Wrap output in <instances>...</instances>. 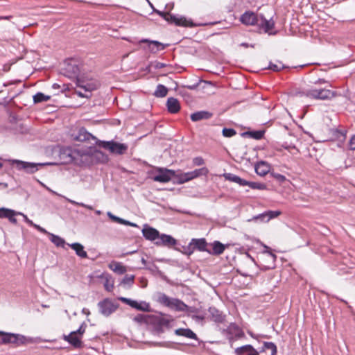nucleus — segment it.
<instances>
[{
	"instance_id": "1",
	"label": "nucleus",
	"mask_w": 355,
	"mask_h": 355,
	"mask_svg": "<svg viewBox=\"0 0 355 355\" xmlns=\"http://www.w3.org/2000/svg\"><path fill=\"white\" fill-rule=\"evenodd\" d=\"M76 85L80 89H76L75 94L80 97L89 98L91 92L97 89L99 83L94 78L80 75L77 76Z\"/></svg>"
},
{
	"instance_id": "9",
	"label": "nucleus",
	"mask_w": 355,
	"mask_h": 355,
	"mask_svg": "<svg viewBox=\"0 0 355 355\" xmlns=\"http://www.w3.org/2000/svg\"><path fill=\"white\" fill-rule=\"evenodd\" d=\"M119 300L139 311L146 312H149L150 311V304L144 301L138 302L135 300H131L130 298H126L124 297H119Z\"/></svg>"
},
{
	"instance_id": "27",
	"label": "nucleus",
	"mask_w": 355,
	"mask_h": 355,
	"mask_svg": "<svg viewBox=\"0 0 355 355\" xmlns=\"http://www.w3.org/2000/svg\"><path fill=\"white\" fill-rule=\"evenodd\" d=\"M211 319L216 322H222L223 320V315L221 313L214 307H210L208 310Z\"/></svg>"
},
{
	"instance_id": "20",
	"label": "nucleus",
	"mask_w": 355,
	"mask_h": 355,
	"mask_svg": "<svg viewBox=\"0 0 355 355\" xmlns=\"http://www.w3.org/2000/svg\"><path fill=\"white\" fill-rule=\"evenodd\" d=\"M259 19L260 17L254 12L251 11H245V26L251 25V26H259Z\"/></svg>"
},
{
	"instance_id": "10",
	"label": "nucleus",
	"mask_w": 355,
	"mask_h": 355,
	"mask_svg": "<svg viewBox=\"0 0 355 355\" xmlns=\"http://www.w3.org/2000/svg\"><path fill=\"white\" fill-rule=\"evenodd\" d=\"M13 164H16L18 169H24L27 173H33L38 170V166H44L51 164L50 163H31L20 160H13Z\"/></svg>"
},
{
	"instance_id": "25",
	"label": "nucleus",
	"mask_w": 355,
	"mask_h": 355,
	"mask_svg": "<svg viewBox=\"0 0 355 355\" xmlns=\"http://www.w3.org/2000/svg\"><path fill=\"white\" fill-rule=\"evenodd\" d=\"M211 114L207 111H199L195 113H193L191 115V119L193 121H198L202 119H207L211 116Z\"/></svg>"
},
{
	"instance_id": "40",
	"label": "nucleus",
	"mask_w": 355,
	"mask_h": 355,
	"mask_svg": "<svg viewBox=\"0 0 355 355\" xmlns=\"http://www.w3.org/2000/svg\"><path fill=\"white\" fill-rule=\"evenodd\" d=\"M64 198H65L66 200H67L69 202H70L72 205L80 206V207H85V208H87V209H88L89 210H92L93 209L92 206L84 204L83 202H76V201L71 200V199H69V198H68L67 197H64Z\"/></svg>"
},
{
	"instance_id": "35",
	"label": "nucleus",
	"mask_w": 355,
	"mask_h": 355,
	"mask_svg": "<svg viewBox=\"0 0 355 355\" xmlns=\"http://www.w3.org/2000/svg\"><path fill=\"white\" fill-rule=\"evenodd\" d=\"M245 186H249L253 189L264 190L266 189V185L265 184L255 182H248L245 181Z\"/></svg>"
},
{
	"instance_id": "22",
	"label": "nucleus",
	"mask_w": 355,
	"mask_h": 355,
	"mask_svg": "<svg viewBox=\"0 0 355 355\" xmlns=\"http://www.w3.org/2000/svg\"><path fill=\"white\" fill-rule=\"evenodd\" d=\"M109 268L112 270L115 273H117L119 275H123L126 272L127 269L126 267L122 265V263L112 261L109 264Z\"/></svg>"
},
{
	"instance_id": "56",
	"label": "nucleus",
	"mask_w": 355,
	"mask_h": 355,
	"mask_svg": "<svg viewBox=\"0 0 355 355\" xmlns=\"http://www.w3.org/2000/svg\"><path fill=\"white\" fill-rule=\"evenodd\" d=\"M166 66V64L162 63V62H156L155 64V69H161V68L165 67Z\"/></svg>"
},
{
	"instance_id": "36",
	"label": "nucleus",
	"mask_w": 355,
	"mask_h": 355,
	"mask_svg": "<svg viewBox=\"0 0 355 355\" xmlns=\"http://www.w3.org/2000/svg\"><path fill=\"white\" fill-rule=\"evenodd\" d=\"M192 179L198 178L201 175H206L208 173V169L205 167H202L201 168L196 169L193 171H191Z\"/></svg>"
},
{
	"instance_id": "45",
	"label": "nucleus",
	"mask_w": 355,
	"mask_h": 355,
	"mask_svg": "<svg viewBox=\"0 0 355 355\" xmlns=\"http://www.w3.org/2000/svg\"><path fill=\"white\" fill-rule=\"evenodd\" d=\"M85 329L86 324L85 323H83L78 330L73 331L76 332V334H77L78 336H80V337L82 338L83 335L85 332Z\"/></svg>"
},
{
	"instance_id": "58",
	"label": "nucleus",
	"mask_w": 355,
	"mask_h": 355,
	"mask_svg": "<svg viewBox=\"0 0 355 355\" xmlns=\"http://www.w3.org/2000/svg\"><path fill=\"white\" fill-rule=\"evenodd\" d=\"M118 223L125 225H128V224H130V221L124 220V219L120 218L119 221Z\"/></svg>"
},
{
	"instance_id": "12",
	"label": "nucleus",
	"mask_w": 355,
	"mask_h": 355,
	"mask_svg": "<svg viewBox=\"0 0 355 355\" xmlns=\"http://www.w3.org/2000/svg\"><path fill=\"white\" fill-rule=\"evenodd\" d=\"M63 339L75 348H80L83 346L82 338L74 331L71 332L69 335H64Z\"/></svg>"
},
{
	"instance_id": "50",
	"label": "nucleus",
	"mask_w": 355,
	"mask_h": 355,
	"mask_svg": "<svg viewBox=\"0 0 355 355\" xmlns=\"http://www.w3.org/2000/svg\"><path fill=\"white\" fill-rule=\"evenodd\" d=\"M350 150H355V135L352 136L349 142Z\"/></svg>"
},
{
	"instance_id": "24",
	"label": "nucleus",
	"mask_w": 355,
	"mask_h": 355,
	"mask_svg": "<svg viewBox=\"0 0 355 355\" xmlns=\"http://www.w3.org/2000/svg\"><path fill=\"white\" fill-rule=\"evenodd\" d=\"M274 24V21L271 20H267L262 17H260L259 27L263 29L266 33L271 34L270 31L273 28Z\"/></svg>"
},
{
	"instance_id": "51",
	"label": "nucleus",
	"mask_w": 355,
	"mask_h": 355,
	"mask_svg": "<svg viewBox=\"0 0 355 355\" xmlns=\"http://www.w3.org/2000/svg\"><path fill=\"white\" fill-rule=\"evenodd\" d=\"M108 217L114 222L119 223L120 218L113 215L111 212H107Z\"/></svg>"
},
{
	"instance_id": "54",
	"label": "nucleus",
	"mask_w": 355,
	"mask_h": 355,
	"mask_svg": "<svg viewBox=\"0 0 355 355\" xmlns=\"http://www.w3.org/2000/svg\"><path fill=\"white\" fill-rule=\"evenodd\" d=\"M153 346H157V347H168V343H166V342H164V343H153Z\"/></svg>"
},
{
	"instance_id": "5",
	"label": "nucleus",
	"mask_w": 355,
	"mask_h": 355,
	"mask_svg": "<svg viewBox=\"0 0 355 355\" xmlns=\"http://www.w3.org/2000/svg\"><path fill=\"white\" fill-rule=\"evenodd\" d=\"M305 95L307 97L315 99L327 100L336 96V93L327 89H311L307 90L305 92Z\"/></svg>"
},
{
	"instance_id": "21",
	"label": "nucleus",
	"mask_w": 355,
	"mask_h": 355,
	"mask_svg": "<svg viewBox=\"0 0 355 355\" xmlns=\"http://www.w3.org/2000/svg\"><path fill=\"white\" fill-rule=\"evenodd\" d=\"M168 110L171 113H177L180 109V105L178 100L173 97L168 98L166 102Z\"/></svg>"
},
{
	"instance_id": "34",
	"label": "nucleus",
	"mask_w": 355,
	"mask_h": 355,
	"mask_svg": "<svg viewBox=\"0 0 355 355\" xmlns=\"http://www.w3.org/2000/svg\"><path fill=\"white\" fill-rule=\"evenodd\" d=\"M1 343L0 345L10 344L12 333L1 331Z\"/></svg>"
},
{
	"instance_id": "28",
	"label": "nucleus",
	"mask_w": 355,
	"mask_h": 355,
	"mask_svg": "<svg viewBox=\"0 0 355 355\" xmlns=\"http://www.w3.org/2000/svg\"><path fill=\"white\" fill-rule=\"evenodd\" d=\"M48 235L50 236L51 241L56 246L64 247L65 241L62 238L51 233H48Z\"/></svg>"
},
{
	"instance_id": "17",
	"label": "nucleus",
	"mask_w": 355,
	"mask_h": 355,
	"mask_svg": "<svg viewBox=\"0 0 355 355\" xmlns=\"http://www.w3.org/2000/svg\"><path fill=\"white\" fill-rule=\"evenodd\" d=\"M143 236L148 240L154 241L158 239L159 236V232L153 227H147L142 230Z\"/></svg>"
},
{
	"instance_id": "29",
	"label": "nucleus",
	"mask_w": 355,
	"mask_h": 355,
	"mask_svg": "<svg viewBox=\"0 0 355 355\" xmlns=\"http://www.w3.org/2000/svg\"><path fill=\"white\" fill-rule=\"evenodd\" d=\"M225 250V246L223 244L220 243L219 241H215L213 243V252H211L208 250V252L210 254H213L215 255H219L223 252Z\"/></svg>"
},
{
	"instance_id": "8",
	"label": "nucleus",
	"mask_w": 355,
	"mask_h": 355,
	"mask_svg": "<svg viewBox=\"0 0 355 355\" xmlns=\"http://www.w3.org/2000/svg\"><path fill=\"white\" fill-rule=\"evenodd\" d=\"M159 174L153 178L155 182L166 183L168 182L172 177H175V171L164 168H158Z\"/></svg>"
},
{
	"instance_id": "44",
	"label": "nucleus",
	"mask_w": 355,
	"mask_h": 355,
	"mask_svg": "<svg viewBox=\"0 0 355 355\" xmlns=\"http://www.w3.org/2000/svg\"><path fill=\"white\" fill-rule=\"evenodd\" d=\"M263 248L266 250H268L269 248L266 245H263ZM264 254H266V255L269 258V259L272 261V262H275V259H276V255L274 254L273 253H272L271 252L267 250V251H265L264 252Z\"/></svg>"
},
{
	"instance_id": "48",
	"label": "nucleus",
	"mask_w": 355,
	"mask_h": 355,
	"mask_svg": "<svg viewBox=\"0 0 355 355\" xmlns=\"http://www.w3.org/2000/svg\"><path fill=\"white\" fill-rule=\"evenodd\" d=\"M271 175H272V177L274 178H275L279 182H283L286 180L285 176H284L281 174L272 173Z\"/></svg>"
},
{
	"instance_id": "7",
	"label": "nucleus",
	"mask_w": 355,
	"mask_h": 355,
	"mask_svg": "<svg viewBox=\"0 0 355 355\" xmlns=\"http://www.w3.org/2000/svg\"><path fill=\"white\" fill-rule=\"evenodd\" d=\"M40 338L26 337L24 335L12 333L10 344L16 346L26 345L29 343H37L40 341Z\"/></svg>"
},
{
	"instance_id": "49",
	"label": "nucleus",
	"mask_w": 355,
	"mask_h": 355,
	"mask_svg": "<svg viewBox=\"0 0 355 355\" xmlns=\"http://www.w3.org/2000/svg\"><path fill=\"white\" fill-rule=\"evenodd\" d=\"M193 163L196 166H201L204 164V159L201 157H196L193 158Z\"/></svg>"
},
{
	"instance_id": "37",
	"label": "nucleus",
	"mask_w": 355,
	"mask_h": 355,
	"mask_svg": "<svg viewBox=\"0 0 355 355\" xmlns=\"http://www.w3.org/2000/svg\"><path fill=\"white\" fill-rule=\"evenodd\" d=\"M134 275H126L121 281V284L123 286H128V287H130L134 283Z\"/></svg>"
},
{
	"instance_id": "61",
	"label": "nucleus",
	"mask_w": 355,
	"mask_h": 355,
	"mask_svg": "<svg viewBox=\"0 0 355 355\" xmlns=\"http://www.w3.org/2000/svg\"><path fill=\"white\" fill-rule=\"evenodd\" d=\"M73 67V72L75 75H76L79 71L78 68L77 66H73L72 67Z\"/></svg>"
},
{
	"instance_id": "11",
	"label": "nucleus",
	"mask_w": 355,
	"mask_h": 355,
	"mask_svg": "<svg viewBox=\"0 0 355 355\" xmlns=\"http://www.w3.org/2000/svg\"><path fill=\"white\" fill-rule=\"evenodd\" d=\"M280 214L281 211H268L254 216L252 219H248V221L268 222L270 219L276 218Z\"/></svg>"
},
{
	"instance_id": "60",
	"label": "nucleus",
	"mask_w": 355,
	"mask_h": 355,
	"mask_svg": "<svg viewBox=\"0 0 355 355\" xmlns=\"http://www.w3.org/2000/svg\"><path fill=\"white\" fill-rule=\"evenodd\" d=\"M82 313L85 314V315H87L90 314V311H89V309H87L86 308H83V309Z\"/></svg>"
},
{
	"instance_id": "62",
	"label": "nucleus",
	"mask_w": 355,
	"mask_h": 355,
	"mask_svg": "<svg viewBox=\"0 0 355 355\" xmlns=\"http://www.w3.org/2000/svg\"><path fill=\"white\" fill-rule=\"evenodd\" d=\"M245 256H247L248 257H249L250 259H252V261H254V259L252 257L251 254H249L248 252H245Z\"/></svg>"
},
{
	"instance_id": "59",
	"label": "nucleus",
	"mask_w": 355,
	"mask_h": 355,
	"mask_svg": "<svg viewBox=\"0 0 355 355\" xmlns=\"http://www.w3.org/2000/svg\"><path fill=\"white\" fill-rule=\"evenodd\" d=\"M137 322H141L144 320V315H138L136 316L134 319Z\"/></svg>"
},
{
	"instance_id": "13",
	"label": "nucleus",
	"mask_w": 355,
	"mask_h": 355,
	"mask_svg": "<svg viewBox=\"0 0 355 355\" xmlns=\"http://www.w3.org/2000/svg\"><path fill=\"white\" fill-rule=\"evenodd\" d=\"M140 42L141 43H149L148 49L153 53H155L157 51H162V50L164 49L168 46V44H162L158 41L149 40L147 39H143L140 41Z\"/></svg>"
},
{
	"instance_id": "19",
	"label": "nucleus",
	"mask_w": 355,
	"mask_h": 355,
	"mask_svg": "<svg viewBox=\"0 0 355 355\" xmlns=\"http://www.w3.org/2000/svg\"><path fill=\"white\" fill-rule=\"evenodd\" d=\"M256 173L261 176H263L269 173L270 166L266 162L261 161L254 165Z\"/></svg>"
},
{
	"instance_id": "38",
	"label": "nucleus",
	"mask_w": 355,
	"mask_h": 355,
	"mask_svg": "<svg viewBox=\"0 0 355 355\" xmlns=\"http://www.w3.org/2000/svg\"><path fill=\"white\" fill-rule=\"evenodd\" d=\"M264 349L266 350L270 351V355H275L277 353V347L276 345L271 342H266L264 343Z\"/></svg>"
},
{
	"instance_id": "55",
	"label": "nucleus",
	"mask_w": 355,
	"mask_h": 355,
	"mask_svg": "<svg viewBox=\"0 0 355 355\" xmlns=\"http://www.w3.org/2000/svg\"><path fill=\"white\" fill-rule=\"evenodd\" d=\"M20 215L23 216V218H24V220H25V221H26V222L29 225H31V226H33V225H34L33 222L31 220H30V219L27 217V216H26V215L24 214L23 213H22V214H20Z\"/></svg>"
},
{
	"instance_id": "3",
	"label": "nucleus",
	"mask_w": 355,
	"mask_h": 355,
	"mask_svg": "<svg viewBox=\"0 0 355 355\" xmlns=\"http://www.w3.org/2000/svg\"><path fill=\"white\" fill-rule=\"evenodd\" d=\"M99 146L116 155H123L125 153L128 148L127 144L118 143L114 141H100Z\"/></svg>"
},
{
	"instance_id": "43",
	"label": "nucleus",
	"mask_w": 355,
	"mask_h": 355,
	"mask_svg": "<svg viewBox=\"0 0 355 355\" xmlns=\"http://www.w3.org/2000/svg\"><path fill=\"white\" fill-rule=\"evenodd\" d=\"M245 355H259V354L251 345H245Z\"/></svg>"
},
{
	"instance_id": "32",
	"label": "nucleus",
	"mask_w": 355,
	"mask_h": 355,
	"mask_svg": "<svg viewBox=\"0 0 355 355\" xmlns=\"http://www.w3.org/2000/svg\"><path fill=\"white\" fill-rule=\"evenodd\" d=\"M175 177L178 179L179 182L181 184L193 180L191 171L187 173H180L178 175L175 174Z\"/></svg>"
},
{
	"instance_id": "14",
	"label": "nucleus",
	"mask_w": 355,
	"mask_h": 355,
	"mask_svg": "<svg viewBox=\"0 0 355 355\" xmlns=\"http://www.w3.org/2000/svg\"><path fill=\"white\" fill-rule=\"evenodd\" d=\"M22 214L21 212H17L12 209L7 208H0V218H7L10 223L17 224V220L15 218L17 215Z\"/></svg>"
},
{
	"instance_id": "57",
	"label": "nucleus",
	"mask_w": 355,
	"mask_h": 355,
	"mask_svg": "<svg viewBox=\"0 0 355 355\" xmlns=\"http://www.w3.org/2000/svg\"><path fill=\"white\" fill-rule=\"evenodd\" d=\"M194 251V249L193 247H191L190 249H189V246L185 249L184 254L187 255H191Z\"/></svg>"
},
{
	"instance_id": "2",
	"label": "nucleus",
	"mask_w": 355,
	"mask_h": 355,
	"mask_svg": "<svg viewBox=\"0 0 355 355\" xmlns=\"http://www.w3.org/2000/svg\"><path fill=\"white\" fill-rule=\"evenodd\" d=\"M157 302L176 311H186L188 309V306L182 300L178 298L170 297L163 293H157Z\"/></svg>"
},
{
	"instance_id": "15",
	"label": "nucleus",
	"mask_w": 355,
	"mask_h": 355,
	"mask_svg": "<svg viewBox=\"0 0 355 355\" xmlns=\"http://www.w3.org/2000/svg\"><path fill=\"white\" fill-rule=\"evenodd\" d=\"M176 240L170 235L161 234L159 236L158 241L155 242L157 245H165L172 247L176 244Z\"/></svg>"
},
{
	"instance_id": "47",
	"label": "nucleus",
	"mask_w": 355,
	"mask_h": 355,
	"mask_svg": "<svg viewBox=\"0 0 355 355\" xmlns=\"http://www.w3.org/2000/svg\"><path fill=\"white\" fill-rule=\"evenodd\" d=\"M172 319L162 318L159 320V324L162 326L168 327L170 325L171 322H172Z\"/></svg>"
},
{
	"instance_id": "64",
	"label": "nucleus",
	"mask_w": 355,
	"mask_h": 355,
	"mask_svg": "<svg viewBox=\"0 0 355 355\" xmlns=\"http://www.w3.org/2000/svg\"><path fill=\"white\" fill-rule=\"evenodd\" d=\"M187 87L190 89H196V85H189V86H187Z\"/></svg>"
},
{
	"instance_id": "31",
	"label": "nucleus",
	"mask_w": 355,
	"mask_h": 355,
	"mask_svg": "<svg viewBox=\"0 0 355 355\" xmlns=\"http://www.w3.org/2000/svg\"><path fill=\"white\" fill-rule=\"evenodd\" d=\"M223 176L225 178V180H227L238 183L240 185H244V180H243L239 176H237V175H236L234 174H232V173H224Z\"/></svg>"
},
{
	"instance_id": "52",
	"label": "nucleus",
	"mask_w": 355,
	"mask_h": 355,
	"mask_svg": "<svg viewBox=\"0 0 355 355\" xmlns=\"http://www.w3.org/2000/svg\"><path fill=\"white\" fill-rule=\"evenodd\" d=\"M33 227H34L35 229H37V230H39L42 233H44V234H48V233H49L45 229H44L43 227H42L40 225H36L35 223H34Z\"/></svg>"
},
{
	"instance_id": "41",
	"label": "nucleus",
	"mask_w": 355,
	"mask_h": 355,
	"mask_svg": "<svg viewBox=\"0 0 355 355\" xmlns=\"http://www.w3.org/2000/svg\"><path fill=\"white\" fill-rule=\"evenodd\" d=\"M223 135L225 137H231L236 135V131L232 128H223L222 131Z\"/></svg>"
},
{
	"instance_id": "42",
	"label": "nucleus",
	"mask_w": 355,
	"mask_h": 355,
	"mask_svg": "<svg viewBox=\"0 0 355 355\" xmlns=\"http://www.w3.org/2000/svg\"><path fill=\"white\" fill-rule=\"evenodd\" d=\"M284 68V66L281 62H279L278 64L270 63V65L268 67V69L275 71H278Z\"/></svg>"
},
{
	"instance_id": "53",
	"label": "nucleus",
	"mask_w": 355,
	"mask_h": 355,
	"mask_svg": "<svg viewBox=\"0 0 355 355\" xmlns=\"http://www.w3.org/2000/svg\"><path fill=\"white\" fill-rule=\"evenodd\" d=\"M235 352L237 354V355H244V346L237 347L235 349Z\"/></svg>"
},
{
	"instance_id": "23",
	"label": "nucleus",
	"mask_w": 355,
	"mask_h": 355,
	"mask_svg": "<svg viewBox=\"0 0 355 355\" xmlns=\"http://www.w3.org/2000/svg\"><path fill=\"white\" fill-rule=\"evenodd\" d=\"M75 252L76 254L81 258H87V253L84 250V246L79 243L68 244Z\"/></svg>"
},
{
	"instance_id": "16",
	"label": "nucleus",
	"mask_w": 355,
	"mask_h": 355,
	"mask_svg": "<svg viewBox=\"0 0 355 355\" xmlns=\"http://www.w3.org/2000/svg\"><path fill=\"white\" fill-rule=\"evenodd\" d=\"M207 242L205 239H193L190 241L189 244V249H190L191 247L193 248V249H198L200 251H207Z\"/></svg>"
},
{
	"instance_id": "18",
	"label": "nucleus",
	"mask_w": 355,
	"mask_h": 355,
	"mask_svg": "<svg viewBox=\"0 0 355 355\" xmlns=\"http://www.w3.org/2000/svg\"><path fill=\"white\" fill-rule=\"evenodd\" d=\"M264 134V130H254L250 128H245V138L260 140L263 137Z\"/></svg>"
},
{
	"instance_id": "46",
	"label": "nucleus",
	"mask_w": 355,
	"mask_h": 355,
	"mask_svg": "<svg viewBox=\"0 0 355 355\" xmlns=\"http://www.w3.org/2000/svg\"><path fill=\"white\" fill-rule=\"evenodd\" d=\"M230 332H232L233 331H234L236 336H241V335L242 334V330L240 329L237 326H236L234 324L232 325L230 327Z\"/></svg>"
},
{
	"instance_id": "33",
	"label": "nucleus",
	"mask_w": 355,
	"mask_h": 355,
	"mask_svg": "<svg viewBox=\"0 0 355 355\" xmlns=\"http://www.w3.org/2000/svg\"><path fill=\"white\" fill-rule=\"evenodd\" d=\"M51 98L50 96L45 95L43 93L38 92L33 96V101L35 103L47 101Z\"/></svg>"
},
{
	"instance_id": "63",
	"label": "nucleus",
	"mask_w": 355,
	"mask_h": 355,
	"mask_svg": "<svg viewBox=\"0 0 355 355\" xmlns=\"http://www.w3.org/2000/svg\"><path fill=\"white\" fill-rule=\"evenodd\" d=\"M244 20H245V18H244V14H242L241 16H240V21L242 24H244Z\"/></svg>"
},
{
	"instance_id": "39",
	"label": "nucleus",
	"mask_w": 355,
	"mask_h": 355,
	"mask_svg": "<svg viewBox=\"0 0 355 355\" xmlns=\"http://www.w3.org/2000/svg\"><path fill=\"white\" fill-rule=\"evenodd\" d=\"M105 288L107 291H112L114 288V280L110 276L106 277L105 282L104 284Z\"/></svg>"
},
{
	"instance_id": "26",
	"label": "nucleus",
	"mask_w": 355,
	"mask_h": 355,
	"mask_svg": "<svg viewBox=\"0 0 355 355\" xmlns=\"http://www.w3.org/2000/svg\"><path fill=\"white\" fill-rule=\"evenodd\" d=\"M175 334L178 336H184L196 340L197 339L196 334L190 329H178L175 331Z\"/></svg>"
},
{
	"instance_id": "4",
	"label": "nucleus",
	"mask_w": 355,
	"mask_h": 355,
	"mask_svg": "<svg viewBox=\"0 0 355 355\" xmlns=\"http://www.w3.org/2000/svg\"><path fill=\"white\" fill-rule=\"evenodd\" d=\"M155 12L157 13L159 16L162 17L167 21L174 23L178 26L189 27H193L195 26L191 21L187 19L184 17H176L175 15H171L168 12H161L157 10H155Z\"/></svg>"
},
{
	"instance_id": "30",
	"label": "nucleus",
	"mask_w": 355,
	"mask_h": 355,
	"mask_svg": "<svg viewBox=\"0 0 355 355\" xmlns=\"http://www.w3.org/2000/svg\"><path fill=\"white\" fill-rule=\"evenodd\" d=\"M168 89L163 85L159 84L154 92L156 97L163 98L167 95Z\"/></svg>"
},
{
	"instance_id": "6",
	"label": "nucleus",
	"mask_w": 355,
	"mask_h": 355,
	"mask_svg": "<svg viewBox=\"0 0 355 355\" xmlns=\"http://www.w3.org/2000/svg\"><path fill=\"white\" fill-rule=\"evenodd\" d=\"M99 312L105 317L110 315L119 307V304L106 298L98 303Z\"/></svg>"
}]
</instances>
